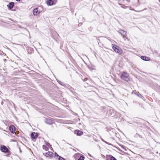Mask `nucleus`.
Returning <instances> with one entry per match:
<instances>
[{
    "instance_id": "f257e3e1",
    "label": "nucleus",
    "mask_w": 160,
    "mask_h": 160,
    "mask_svg": "<svg viewBox=\"0 0 160 160\" xmlns=\"http://www.w3.org/2000/svg\"><path fill=\"white\" fill-rule=\"evenodd\" d=\"M0 150L2 152L4 153H7V156H8L10 154V152L9 149L5 146L4 145H1L0 147Z\"/></svg>"
},
{
    "instance_id": "f03ea898",
    "label": "nucleus",
    "mask_w": 160,
    "mask_h": 160,
    "mask_svg": "<svg viewBox=\"0 0 160 160\" xmlns=\"http://www.w3.org/2000/svg\"><path fill=\"white\" fill-rule=\"evenodd\" d=\"M121 78L123 80L128 82L129 80V76L126 72H123L121 76Z\"/></svg>"
},
{
    "instance_id": "7ed1b4c3",
    "label": "nucleus",
    "mask_w": 160,
    "mask_h": 160,
    "mask_svg": "<svg viewBox=\"0 0 160 160\" xmlns=\"http://www.w3.org/2000/svg\"><path fill=\"white\" fill-rule=\"evenodd\" d=\"M112 46L113 49L116 52H117L119 54H121L122 53V51L121 49L117 46L115 44H112Z\"/></svg>"
},
{
    "instance_id": "20e7f679",
    "label": "nucleus",
    "mask_w": 160,
    "mask_h": 160,
    "mask_svg": "<svg viewBox=\"0 0 160 160\" xmlns=\"http://www.w3.org/2000/svg\"><path fill=\"white\" fill-rule=\"evenodd\" d=\"M54 157L56 159H58V160H66L64 158H62V157L59 156L57 153L56 152L55 153Z\"/></svg>"
},
{
    "instance_id": "39448f33",
    "label": "nucleus",
    "mask_w": 160,
    "mask_h": 160,
    "mask_svg": "<svg viewBox=\"0 0 160 160\" xmlns=\"http://www.w3.org/2000/svg\"><path fill=\"white\" fill-rule=\"evenodd\" d=\"M53 153L51 152H48L43 153V154L47 157H49L51 158L52 157Z\"/></svg>"
},
{
    "instance_id": "423d86ee",
    "label": "nucleus",
    "mask_w": 160,
    "mask_h": 160,
    "mask_svg": "<svg viewBox=\"0 0 160 160\" xmlns=\"http://www.w3.org/2000/svg\"><path fill=\"white\" fill-rule=\"evenodd\" d=\"M9 129L11 133H14L15 131V127L13 125H11L9 127Z\"/></svg>"
},
{
    "instance_id": "0eeeda50",
    "label": "nucleus",
    "mask_w": 160,
    "mask_h": 160,
    "mask_svg": "<svg viewBox=\"0 0 160 160\" xmlns=\"http://www.w3.org/2000/svg\"><path fill=\"white\" fill-rule=\"evenodd\" d=\"M31 138L33 139H36L38 137V134L35 132H32L31 134Z\"/></svg>"
},
{
    "instance_id": "6e6552de",
    "label": "nucleus",
    "mask_w": 160,
    "mask_h": 160,
    "mask_svg": "<svg viewBox=\"0 0 160 160\" xmlns=\"http://www.w3.org/2000/svg\"><path fill=\"white\" fill-rule=\"evenodd\" d=\"M27 51L29 54H31L33 53L34 50L32 48L30 47H28L27 48Z\"/></svg>"
},
{
    "instance_id": "1a4fd4ad",
    "label": "nucleus",
    "mask_w": 160,
    "mask_h": 160,
    "mask_svg": "<svg viewBox=\"0 0 160 160\" xmlns=\"http://www.w3.org/2000/svg\"><path fill=\"white\" fill-rule=\"evenodd\" d=\"M45 122L46 123L48 124L51 125L53 123V122L52 120L48 118L46 119L45 121Z\"/></svg>"
},
{
    "instance_id": "9d476101",
    "label": "nucleus",
    "mask_w": 160,
    "mask_h": 160,
    "mask_svg": "<svg viewBox=\"0 0 160 160\" xmlns=\"http://www.w3.org/2000/svg\"><path fill=\"white\" fill-rule=\"evenodd\" d=\"M33 13L34 16L37 15L40 13V12L38 11V8L34 9L33 11Z\"/></svg>"
},
{
    "instance_id": "9b49d317",
    "label": "nucleus",
    "mask_w": 160,
    "mask_h": 160,
    "mask_svg": "<svg viewBox=\"0 0 160 160\" xmlns=\"http://www.w3.org/2000/svg\"><path fill=\"white\" fill-rule=\"evenodd\" d=\"M14 6V3L13 2H10L8 6V7L10 9H12L13 8V7Z\"/></svg>"
},
{
    "instance_id": "f8f14e48",
    "label": "nucleus",
    "mask_w": 160,
    "mask_h": 160,
    "mask_svg": "<svg viewBox=\"0 0 160 160\" xmlns=\"http://www.w3.org/2000/svg\"><path fill=\"white\" fill-rule=\"evenodd\" d=\"M75 133L78 136H81L82 135L83 133V132L82 131L79 130H77L75 131Z\"/></svg>"
},
{
    "instance_id": "ddd939ff",
    "label": "nucleus",
    "mask_w": 160,
    "mask_h": 160,
    "mask_svg": "<svg viewBox=\"0 0 160 160\" xmlns=\"http://www.w3.org/2000/svg\"><path fill=\"white\" fill-rule=\"evenodd\" d=\"M119 33L122 36L126 35L127 34V31L123 30H120L119 32Z\"/></svg>"
},
{
    "instance_id": "4468645a",
    "label": "nucleus",
    "mask_w": 160,
    "mask_h": 160,
    "mask_svg": "<svg viewBox=\"0 0 160 160\" xmlns=\"http://www.w3.org/2000/svg\"><path fill=\"white\" fill-rule=\"evenodd\" d=\"M47 3L48 5L51 6L53 4V1L52 0H48L47 2Z\"/></svg>"
},
{
    "instance_id": "2eb2a0df",
    "label": "nucleus",
    "mask_w": 160,
    "mask_h": 160,
    "mask_svg": "<svg viewBox=\"0 0 160 160\" xmlns=\"http://www.w3.org/2000/svg\"><path fill=\"white\" fill-rule=\"evenodd\" d=\"M141 58L144 61H148L150 60V58L148 57H147L144 56H142L141 57Z\"/></svg>"
},
{
    "instance_id": "dca6fc26",
    "label": "nucleus",
    "mask_w": 160,
    "mask_h": 160,
    "mask_svg": "<svg viewBox=\"0 0 160 160\" xmlns=\"http://www.w3.org/2000/svg\"><path fill=\"white\" fill-rule=\"evenodd\" d=\"M108 157L110 159V160H117V159L115 157L111 155H108Z\"/></svg>"
},
{
    "instance_id": "f3484780",
    "label": "nucleus",
    "mask_w": 160,
    "mask_h": 160,
    "mask_svg": "<svg viewBox=\"0 0 160 160\" xmlns=\"http://www.w3.org/2000/svg\"><path fill=\"white\" fill-rule=\"evenodd\" d=\"M48 148L49 147H48L46 146V145H43L42 146L43 149L46 151H47L48 150Z\"/></svg>"
},
{
    "instance_id": "a211bd4d",
    "label": "nucleus",
    "mask_w": 160,
    "mask_h": 160,
    "mask_svg": "<svg viewBox=\"0 0 160 160\" xmlns=\"http://www.w3.org/2000/svg\"><path fill=\"white\" fill-rule=\"evenodd\" d=\"M63 86L65 88H68V89H70L71 88L70 86H69L68 84H66L64 83V85H63Z\"/></svg>"
},
{
    "instance_id": "6ab92c4d",
    "label": "nucleus",
    "mask_w": 160,
    "mask_h": 160,
    "mask_svg": "<svg viewBox=\"0 0 160 160\" xmlns=\"http://www.w3.org/2000/svg\"><path fill=\"white\" fill-rule=\"evenodd\" d=\"M63 86L65 88H68V89H70L71 88L70 86H69L68 84H66L64 83V85H63Z\"/></svg>"
},
{
    "instance_id": "aec40b11",
    "label": "nucleus",
    "mask_w": 160,
    "mask_h": 160,
    "mask_svg": "<svg viewBox=\"0 0 160 160\" xmlns=\"http://www.w3.org/2000/svg\"><path fill=\"white\" fill-rule=\"evenodd\" d=\"M84 156L82 155L78 159V160H84Z\"/></svg>"
},
{
    "instance_id": "412c9836",
    "label": "nucleus",
    "mask_w": 160,
    "mask_h": 160,
    "mask_svg": "<svg viewBox=\"0 0 160 160\" xmlns=\"http://www.w3.org/2000/svg\"><path fill=\"white\" fill-rule=\"evenodd\" d=\"M138 97L140 98H142L143 97V96L140 94L138 92L137 93V95Z\"/></svg>"
},
{
    "instance_id": "4be33fe9",
    "label": "nucleus",
    "mask_w": 160,
    "mask_h": 160,
    "mask_svg": "<svg viewBox=\"0 0 160 160\" xmlns=\"http://www.w3.org/2000/svg\"><path fill=\"white\" fill-rule=\"evenodd\" d=\"M61 85L63 86V85H64V83L61 82L59 80L57 81Z\"/></svg>"
},
{
    "instance_id": "5701e85b",
    "label": "nucleus",
    "mask_w": 160,
    "mask_h": 160,
    "mask_svg": "<svg viewBox=\"0 0 160 160\" xmlns=\"http://www.w3.org/2000/svg\"><path fill=\"white\" fill-rule=\"evenodd\" d=\"M111 112H112V113H113V115H114L116 114V112L114 111L113 110H111L110 111Z\"/></svg>"
},
{
    "instance_id": "b1692460",
    "label": "nucleus",
    "mask_w": 160,
    "mask_h": 160,
    "mask_svg": "<svg viewBox=\"0 0 160 160\" xmlns=\"http://www.w3.org/2000/svg\"><path fill=\"white\" fill-rule=\"evenodd\" d=\"M46 146L48 147H50L51 146V145H50V144L49 143H46Z\"/></svg>"
},
{
    "instance_id": "393cba45",
    "label": "nucleus",
    "mask_w": 160,
    "mask_h": 160,
    "mask_svg": "<svg viewBox=\"0 0 160 160\" xmlns=\"http://www.w3.org/2000/svg\"><path fill=\"white\" fill-rule=\"evenodd\" d=\"M126 35H122L123 37V39H125V38H126V39H128V38H126Z\"/></svg>"
},
{
    "instance_id": "a878e982",
    "label": "nucleus",
    "mask_w": 160,
    "mask_h": 160,
    "mask_svg": "<svg viewBox=\"0 0 160 160\" xmlns=\"http://www.w3.org/2000/svg\"><path fill=\"white\" fill-rule=\"evenodd\" d=\"M119 145L123 149L124 148V146L121 145Z\"/></svg>"
},
{
    "instance_id": "bb28decb",
    "label": "nucleus",
    "mask_w": 160,
    "mask_h": 160,
    "mask_svg": "<svg viewBox=\"0 0 160 160\" xmlns=\"http://www.w3.org/2000/svg\"><path fill=\"white\" fill-rule=\"evenodd\" d=\"M105 143L107 144H108V145H112L111 143H110L108 142H105Z\"/></svg>"
},
{
    "instance_id": "cd10ccee",
    "label": "nucleus",
    "mask_w": 160,
    "mask_h": 160,
    "mask_svg": "<svg viewBox=\"0 0 160 160\" xmlns=\"http://www.w3.org/2000/svg\"><path fill=\"white\" fill-rule=\"evenodd\" d=\"M87 80V78H85L83 80L84 81H86Z\"/></svg>"
},
{
    "instance_id": "c85d7f7f",
    "label": "nucleus",
    "mask_w": 160,
    "mask_h": 160,
    "mask_svg": "<svg viewBox=\"0 0 160 160\" xmlns=\"http://www.w3.org/2000/svg\"><path fill=\"white\" fill-rule=\"evenodd\" d=\"M133 92L134 93V94L137 95V93H138V92H134L133 91Z\"/></svg>"
},
{
    "instance_id": "c756f323",
    "label": "nucleus",
    "mask_w": 160,
    "mask_h": 160,
    "mask_svg": "<svg viewBox=\"0 0 160 160\" xmlns=\"http://www.w3.org/2000/svg\"><path fill=\"white\" fill-rule=\"evenodd\" d=\"M102 141L103 142H104L105 143V142H106V141H105V140H104L103 139H102Z\"/></svg>"
},
{
    "instance_id": "7c9ffc66",
    "label": "nucleus",
    "mask_w": 160,
    "mask_h": 160,
    "mask_svg": "<svg viewBox=\"0 0 160 160\" xmlns=\"http://www.w3.org/2000/svg\"><path fill=\"white\" fill-rule=\"evenodd\" d=\"M17 2H20V0H16Z\"/></svg>"
},
{
    "instance_id": "2f4dec72",
    "label": "nucleus",
    "mask_w": 160,
    "mask_h": 160,
    "mask_svg": "<svg viewBox=\"0 0 160 160\" xmlns=\"http://www.w3.org/2000/svg\"><path fill=\"white\" fill-rule=\"evenodd\" d=\"M127 1L128 2H130V0H127Z\"/></svg>"
},
{
    "instance_id": "473e14b6",
    "label": "nucleus",
    "mask_w": 160,
    "mask_h": 160,
    "mask_svg": "<svg viewBox=\"0 0 160 160\" xmlns=\"http://www.w3.org/2000/svg\"><path fill=\"white\" fill-rule=\"evenodd\" d=\"M6 60V59H4V62H5Z\"/></svg>"
},
{
    "instance_id": "72a5a7b5",
    "label": "nucleus",
    "mask_w": 160,
    "mask_h": 160,
    "mask_svg": "<svg viewBox=\"0 0 160 160\" xmlns=\"http://www.w3.org/2000/svg\"><path fill=\"white\" fill-rule=\"evenodd\" d=\"M159 2H160V0H159Z\"/></svg>"
}]
</instances>
